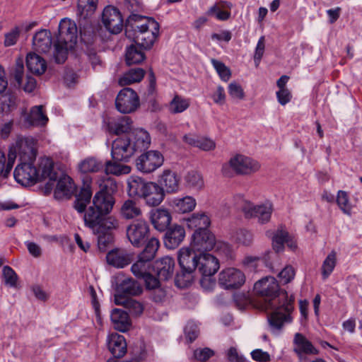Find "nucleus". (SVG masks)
Returning a JSON list of instances; mask_svg holds the SVG:
<instances>
[{"label":"nucleus","instance_id":"f257e3e1","mask_svg":"<svg viewBox=\"0 0 362 362\" xmlns=\"http://www.w3.org/2000/svg\"><path fill=\"white\" fill-rule=\"evenodd\" d=\"M253 291L257 296L264 298L266 308L272 310L267 317L269 329L273 334H279L285 324L293 320L294 298L288 297L285 290H281L276 279L270 276L258 280Z\"/></svg>","mask_w":362,"mask_h":362},{"label":"nucleus","instance_id":"f03ea898","mask_svg":"<svg viewBox=\"0 0 362 362\" xmlns=\"http://www.w3.org/2000/svg\"><path fill=\"white\" fill-rule=\"evenodd\" d=\"M31 140L25 139L21 141L20 153L21 163L15 168L13 176L16 181L23 186L33 185L37 182L49 180L44 187V193L49 194L57 178V173L54 171V163L49 158H42L37 168L33 165L37 151L30 144Z\"/></svg>","mask_w":362,"mask_h":362},{"label":"nucleus","instance_id":"7ed1b4c3","mask_svg":"<svg viewBox=\"0 0 362 362\" xmlns=\"http://www.w3.org/2000/svg\"><path fill=\"white\" fill-rule=\"evenodd\" d=\"M160 25L153 18L131 14L126 20V37L146 50L151 49L158 36Z\"/></svg>","mask_w":362,"mask_h":362},{"label":"nucleus","instance_id":"20e7f679","mask_svg":"<svg viewBox=\"0 0 362 362\" xmlns=\"http://www.w3.org/2000/svg\"><path fill=\"white\" fill-rule=\"evenodd\" d=\"M54 171L57 173V178L54 181V183L57 181L54 191V198L57 200L69 199L75 194V200L73 203L74 209L78 213L85 214L87 205L90 203L93 195L90 185L84 182L83 186L76 193L77 187L73 180L66 175L62 174L59 176V173L55 170Z\"/></svg>","mask_w":362,"mask_h":362},{"label":"nucleus","instance_id":"39448f33","mask_svg":"<svg viewBox=\"0 0 362 362\" xmlns=\"http://www.w3.org/2000/svg\"><path fill=\"white\" fill-rule=\"evenodd\" d=\"M83 220L85 226L97 235L98 249L105 252L113 242L112 230L119 226L117 219L112 216L95 215L90 211L84 214Z\"/></svg>","mask_w":362,"mask_h":362},{"label":"nucleus","instance_id":"423d86ee","mask_svg":"<svg viewBox=\"0 0 362 362\" xmlns=\"http://www.w3.org/2000/svg\"><path fill=\"white\" fill-rule=\"evenodd\" d=\"M129 196L138 197L144 199L150 206H158L165 198V190L154 182H148L139 176H131L128 180Z\"/></svg>","mask_w":362,"mask_h":362},{"label":"nucleus","instance_id":"0eeeda50","mask_svg":"<svg viewBox=\"0 0 362 362\" xmlns=\"http://www.w3.org/2000/svg\"><path fill=\"white\" fill-rule=\"evenodd\" d=\"M201 254L189 247H182L179 250L177 259L180 272L175 277V284L179 288L189 286L193 279V273L197 270Z\"/></svg>","mask_w":362,"mask_h":362},{"label":"nucleus","instance_id":"6e6552de","mask_svg":"<svg viewBox=\"0 0 362 362\" xmlns=\"http://www.w3.org/2000/svg\"><path fill=\"white\" fill-rule=\"evenodd\" d=\"M77 27L74 22L63 19L59 25V35L54 44L55 62L63 64L67 59L68 52L74 48L77 42Z\"/></svg>","mask_w":362,"mask_h":362},{"label":"nucleus","instance_id":"1a4fd4ad","mask_svg":"<svg viewBox=\"0 0 362 362\" xmlns=\"http://www.w3.org/2000/svg\"><path fill=\"white\" fill-rule=\"evenodd\" d=\"M117 190V185L113 178H106L100 183V190L93 197L92 204L86 209L94 212L95 215L110 216L115 204L114 194Z\"/></svg>","mask_w":362,"mask_h":362},{"label":"nucleus","instance_id":"9d476101","mask_svg":"<svg viewBox=\"0 0 362 362\" xmlns=\"http://www.w3.org/2000/svg\"><path fill=\"white\" fill-rule=\"evenodd\" d=\"M219 267L218 259L212 255L207 252L201 255L197 270L202 276L200 284L203 288L209 289L215 285L211 277L217 272Z\"/></svg>","mask_w":362,"mask_h":362},{"label":"nucleus","instance_id":"9b49d317","mask_svg":"<svg viewBox=\"0 0 362 362\" xmlns=\"http://www.w3.org/2000/svg\"><path fill=\"white\" fill-rule=\"evenodd\" d=\"M127 237L134 247L144 245L151 238L148 223L143 219L132 221L127 228Z\"/></svg>","mask_w":362,"mask_h":362},{"label":"nucleus","instance_id":"f8f14e48","mask_svg":"<svg viewBox=\"0 0 362 362\" xmlns=\"http://www.w3.org/2000/svg\"><path fill=\"white\" fill-rule=\"evenodd\" d=\"M140 105L139 97L131 88H124L117 95L115 106L117 110L124 114L134 112Z\"/></svg>","mask_w":362,"mask_h":362},{"label":"nucleus","instance_id":"ddd939ff","mask_svg":"<svg viewBox=\"0 0 362 362\" xmlns=\"http://www.w3.org/2000/svg\"><path fill=\"white\" fill-rule=\"evenodd\" d=\"M163 156L158 151H148L141 153L135 160L136 169L144 173H150L160 167Z\"/></svg>","mask_w":362,"mask_h":362},{"label":"nucleus","instance_id":"4468645a","mask_svg":"<svg viewBox=\"0 0 362 362\" xmlns=\"http://www.w3.org/2000/svg\"><path fill=\"white\" fill-rule=\"evenodd\" d=\"M134 153L127 134H123L114 140L111 151L113 160L127 163Z\"/></svg>","mask_w":362,"mask_h":362},{"label":"nucleus","instance_id":"2eb2a0df","mask_svg":"<svg viewBox=\"0 0 362 362\" xmlns=\"http://www.w3.org/2000/svg\"><path fill=\"white\" fill-rule=\"evenodd\" d=\"M245 282V275L240 269L228 268L219 274L218 284L221 288L227 290L240 288Z\"/></svg>","mask_w":362,"mask_h":362},{"label":"nucleus","instance_id":"dca6fc26","mask_svg":"<svg viewBox=\"0 0 362 362\" xmlns=\"http://www.w3.org/2000/svg\"><path fill=\"white\" fill-rule=\"evenodd\" d=\"M102 22L105 28L112 34L119 33L125 25L120 11L112 6H107L103 9Z\"/></svg>","mask_w":362,"mask_h":362},{"label":"nucleus","instance_id":"f3484780","mask_svg":"<svg viewBox=\"0 0 362 362\" xmlns=\"http://www.w3.org/2000/svg\"><path fill=\"white\" fill-rule=\"evenodd\" d=\"M241 209L247 218H257L261 223L268 222L272 212V204H270L254 205L250 202H244Z\"/></svg>","mask_w":362,"mask_h":362},{"label":"nucleus","instance_id":"a211bd4d","mask_svg":"<svg viewBox=\"0 0 362 362\" xmlns=\"http://www.w3.org/2000/svg\"><path fill=\"white\" fill-rule=\"evenodd\" d=\"M216 245L214 235L209 230L194 232L190 247L198 252L205 253L211 250Z\"/></svg>","mask_w":362,"mask_h":362},{"label":"nucleus","instance_id":"6ab92c4d","mask_svg":"<svg viewBox=\"0 0 362 362\" xmlns=\"http://www.w3.org/2000/svg\"><path fill=\"white\" fill-rule=\"evenodd\" d=\"M229 164L238 174L245 175L255 173L260 167L257 161L243 155H237L230 158Z\"/></svg>","mask_w":362,"mask_h":362},{"label":"nucleus","instance_id":"aec40b11","mask_svg":"<svg viewBox=\"0 0 362 362\" xmlns=\"http://www.w3.org/2000/svg\"><path fill=\"white\" fill-rule=\"evenodd\" d=\"M175 266V259L171 257L165 256L155 261L152 268L160 280L168 281L173 276Z\"/></svg>","mask_w":362,"mask_h":362},{"label":"nucleus","instance_id":"412c9836","mask_svg":"<svg viewBox=\"0 0 362 362\" xmlns=\"http://www.w3.org/2000/svg\"><path fill=\"white\" fill-rule=\"evenodd\" d=\"M127 135L135 153L145 151L150 146V134L143 129H134Z\"/></svg>","mask_w":362,"mask_h":362},{"label":"nucleus","instance_id":"4be33fe9","mask_svg":"<svg viewBox=\"0 0 362 362\" xmlns=\"http://www.w3.org/2000/svg\"><path fill=\"white\" fill-rule=\"evenodd\" d=\"M293 344L295 345L293 351L300 358L303 354L317 355L319 354V351L300 333H296L294 335Z\"/></svg>","mask_w":362,"mask_h":362},{"label":"nucleus","instance_id":"5701e85b","mask_svg":"<svg viewBox=\"0 0 362 362\" xmlns=\"http://www.w3.org/2000/svg\"><path fill=\"white\" fill-rule=\"evenodd\" d=\"M107 345L115 358H120L127 353V343L124 336L112 334L108 336Z\"/></svg>","mask_w":362,"mask_h":362},{"label":"nucleus","instance_id":"b1692460","mask_svg":"<svg viewBox=\"0 0 362 362\" xmlns=\"http://www.w3.org/2000/svg\"><path fill=\"white\" fill-rule=\"evenodd\" d=\"M107 262L115 267L123 268L131 263L132 255L123 249H114L106 255Z\"/></svg>","mask_w":362,"mask_h":362},{"label":"nucleus","instance_id":"393cba45","mask_svg":"<svg viewBox=\"0 0 362 362\" xmlns=\"http://www.w3.org/2000/svg\"><path fill=\"white\" fill-rule=\"evenodd\" d=\"M185 236V230L181 226L175 225L167 228L164 237V244L168 249H175L182 242Z\"/></svg>","mask_w":362,"mask_h":362},{"label":"nucleus","instance_id":"a878e982","mask_svg":"<svg viewBox=\"0 0 362 362\" xmlns=\"http://www.w3.org/2000/svg\"><path fill=\"white\" fill-rule=\"evenodd\" d=\"M150 219L156 230L164 231L168 228L172 218L168 210L156 209L151 211Z\"/></svg>","mask_w":362,"mask_h":362},{"label":"nucleus","instance_id":"bb28decb","mask_svg":"<svg viewBox=\"0 0 362 362\" xmlns=\"http://www.w3.org/2000/svg\"><path fill=\"white\" fill-rule=\"evenodd\" d=\"M158 184L162 187L165 193H173L178 190L180 178L177 173L170 170H165L160 176Z\"/></svg>","mask_w":362,"mask_h":362},{"label":"nucleus","instance_id":"cd10ccee","mask_svg":"<svg viewBox=\"0 0 362 362\" xmlns=\"http://www.w3.org/2000/svg\"><path fill=\"white\" fill-rule=\"evenodd\" d=\"M141 284L132 278H126L117 285L115 295H122L125 298L128 296H138L142 293Z\"/></svg>","mask_w":362,"mask_h":362},{"label":"nucleus","instance_id":"c85d7f7f","mask_svg":"<svg viewBox=\"0 0 362 362\" xmlns=\"http://www.w3.org/2000/svg\"><path fill=\"white\" fill-rule=\"evenodd\" d=\"M52 44L51 33L47 30H40L33 37V46L39 52L47 53L49 51Z\"/></svg>","mask_w":362,"mask_h":362},{"label":"nucleus","instance_id":"c756f323","mask_svg":"<svg viewBox=\"0 0 362 362\" xmlns=\"http://www.w3.org/2000/svg\"><path fill=\"white\" fill-rule=\"evenodd\" d=\"M114 328L121 332H127L131 327L129 314L119 308H114L110 315Z\"/></svg>","mask_w":362,"mask_h":362},{"label":"nucleus","instance_id":"7c9ffc66","mask_svg":"<svg viewBox=\"0 0 362 362\" xmlns=\"http://www.w3.org/2000/svg\"><path fill=\"white\" fill-rule=\"evenodd\" d=\"M132 121L128 116H122L117 119H112L107 122V129L110 133L116 135L129 133Z\"/></svg>","mask_w":362,"mask_h":362},{"label":"nucleus","instance_id":"2f4dec72","mask_svg":"<svg viewBox=\"0 0 362 362\" xmlns=\"http://www.w3.org/2000/svg\"><path fill=\"white\" fill-rule=\"evenodd\" d=\"M25 121L31 126L43 127L47 124L48 117L44 112L42 105L34 106L25 117Z\"/></svg>","mask_w":362,"mask_h":362},{"label":"nucleus","instance_id":"473e14b6","mask_svg":"<svg viewBox=\"0 0 362 362\" xmlns=\"http://www.w3.org/2000/svg\"><path fill=\"white\" fill-rule=\"evenodd\" d=\"M144 49L136 44H132L126 48L125 62L128 66L139 64L144 61L146 55Z\"/></svg>","mask_w":362,"mask_h":362},{"label":"nucleus","instance_id":"72a5a7b5","mask_svg":"<svg viewBox=\"0 0 362 362\" xmlns=\"http://www.w3.org/2000/svg\"><path fill=\"white\" fill-rule=\"evenodd\" d=\"M115 303L123 305L130 314L135 316L141 315L144 311V307L140 302L132 298H125L122 295H115Z\"/></svg>","mask_w":362,"mask_h":362},{"label":"nucleus","instance_id":"f704fd0d","mask_svg":"<svg viewBox=\"0 0 362 362\" xmlns=\"http://www.w3.org/2000/svg\"><path fill=\"white\" fill-rule=\"evenodd\" d=\"M189 228L194 229V232L202 231L208 229L210 225L209 218L204 213L193 214L186 219Z\"/></svg>","mask_w":362,"mask_h":362},{"label":"nucleus","instance_id":"c9c22d12","mask_svg":"<svg viewBox=\"0 0 362 362\" xmlns=\"http://www.w3.org/2000/svg\"><path fill=\"white\" fill-rule=\"evenodd\" d=\"M26 65L31 73L37 75L42 74L47 69L45 60L35 53H30L27 55Z\"/></svg>","mask_w":362,"mask_h":362},{"label":"nucleus","instance_id":"e433bc0d","mask_svg":"<svg viewBox=\"0 0 362 362\" xmlns=\"http://www.w3.org/2000/svg\"><path fill=\"white\" fill-rule=\"evenodd\" d=\"M145 75V71L141 68L130 69L119 79V84L125 86L134 83L140 82Z\"/></svg>","mask_w":362,"mask_h":362},{"label":"nucleus","instance_id":"4c0bfd02","mask_svg":"<svg viewBox=\"0 0 362 362\" xmlns=\"http://www.w3.org/2000/svg\"><path fill=\"white\" fill-rule=\"evenodd\" d=\"M16 154L15 152L10 151L8 157H6L4 153L0 151V177L6 178L15 163Z\"/></svg>","mask_w":362,"mask_h":362},{"label":"nucleus","instance_id":"58836bf2","mask_svg":"<svg viewBox=\"0 0 362 362\" xmlns=\"http://www.w3.org/2000/svg\"><path fill=\"white\" fill-rule=\"evenodd\" d=\"M172 203L175 211L180 214L190 212L196 206L195 199L189 196L180 199H175Z\"/></svg>","mask_w":362,"mask_h":362},{"label":"nucleus","instance_id":"ea45409f","mask_svg":"<svg viewBox=\"0 0 362 362\" xmlns=\"http://www.w3.org/2000/svg\"><path fill=\"white\" fill-rule=\"evenodd\" d=\"M144 245L145 247L139 255V257L151 262L154 259L159 248V241L156 238H151Z\"/></svg>","mask_w":362,"mask_h":362},{"label":"nucleus","instance_id":"a19ab883","mask_svg":"<svg viewBox=\"0 0 362 362\" xmlns=\"http://www.w3.org/2000/svg\"><path fill=\"white\" fill-rule=\"evenodd\" d=\"M103 168V163L93 158H86L78 164V170L83 174L98 172Z\"/></svg>","mask_w":362,"mask_h":362},{"label":"nucleus","instance_id":"79ce46f5","mask_svg":"<svg viewBox=\"0 0 362 362\" xmlns=\"http://www.w3.org/2000/svg\"><path fill=\"white\" fill-rule=\"evenodd\" d=\"M121 214L126 219H132L140 216L141 210L134 201L127 199L121 207Z\"/></svg>","mask_w":362,"mask_h":362},{"label":"nucleus","instance_id":"37998d69","mask_svg":"<svg viewBox=\"0 0 362 362\" xmlns=\"http://www.w3.org/2000/svg\"><path fill=\"white\" fill-rule=\"evenodd\" d=\"M187 187L195 190H199L204 187V180L202 175L195 170L189 171L185 176Z\"/></svg>","mask_w":362,"mask_h":362},{"label":"nucleus","instance_id":"c03bdc74","mask_svg":"<svg viewBox=\"0 0 362 362\" xmlns=\"http://www.w3.org/2000/svg\"><path fill=\"white\" fill-rule=\"evenodd\" d=\"M289 234L286 230L278 229L272 237V247L276 253L284 250V244L288 241Z\"/></svg>","mask_w":362,"mask_h":362},{"label":"nucleus","instance_id":"a18cd8bd","mask_svg":"<svg viewBox=\"0 0 362 362\" xmlns=\"http://www.w3.org/2000/svg\"><path fill=\"white\" fill-rule=\"evenodd\" d=\"M119 161L107 160L104 164L105 170L107 174L121 175L130 172V167L118 163Z\"/></svg>","mask_w":362,"mask_h":362},{"label":"nucleus","instance_id":"49530a36","mask_svg":"<svg viewBox=\"0 0 362 362\" xmlns=\"http://www.w3.org/2000/svg\"><path fill=\"white\" fill-rule=\"evenodd\" d=\"M150 262L139 257L138 260L132 264L131 271L138 279H142L150 272Z\"/></svg>","mask_w":362,"mask_h":362},{"label":"nucleus","instance_id":"de8ad7c7","mask_svg":"<svg viewBox=\"0 0 362 362\" xmlns=\"http://www.w3.org/2000/svg\"><path fill=\"white\" fill-rule=\"evenodd\" d=\"M97 4L98 0H78V11L81 16L87 17L95 11Z\"/></svg>","mask_w":362,"mask_h":362},{"label":"nucleus","instance_id":"09e8293b","mask_svg":"<svg viewBox=\"0 0 362 362\" xmlns=\"http://www.w3.org/2000/svg\"><path fill=\"white\" fill-rule=\"evenodd\" d=\"M189 106L187 100L176 95L169 105V110L171 113L177 114L184 112Z\"/></svg>","mask_w":362,"mask_h":362},{"label":"nucleus","instance_id":"8fccbe9b","mask_svg":"<svg viewBox=\"0 0 362 362\" xmlns=\"http://www.w3.org/2000/svg\"><path fill=\"white\" fill-rule=\"evenodd\" d=\"M236 243L244 246H249L253 242L252 233L246 229H238L233 235Z\"/></svg>","mask_w":362,"mask_h":362},{"label":"nucleus","instance_id":"3c124183","mask_svg":"<svg viewBox=\"0 0 362 362\" xmlns=\"http://www.w3.org/2000/svg\"><path fill=\"white\" fill-rule=\"evenodd\" d=\"M16 107V98L12 95H4L0 98V109L3 113L8 114Z\"/></svg>","mask_w":362,"mask_h":362},{"label":"nucleus","instance_id":"603ef678","mask_svg":"<svg viewBox=\"0 0 362 362\" xmlns=\"http://www.w3.org/2000/svg\"><path fill=\"white\" fill-rule=\"evenodd\" d=\"M2 276L6 285L16 288L18 279L16 272L9 266H4L2 272Z\"/></svg>","mask_w":362,"mask_h":362},{"label":"nucleus","instance_id":"864d4df0","mask_svg":"<svg viewBox=\"0 0 362 362\" xmlns=\"http://www.w3.org/2000/svg\"><path fill=\"white\" fill-rule=\"evenodd\" d=\"M336 264V255L334 252H331L325 259L322 267V274L323 279H327L332 272Z\"/></svg>","mask_w":362,"mask_h":362},{"label":"nucleus","instance_id":"5fc2aeb1","mask_svg":"<svg viewBox=\"0 0 362 362\" xmlns=\"http://www.w3.org/2000/svg\"><path fill=\"white\" fill-rule=\"evenodd\" d=\"M337 203L341 210L349 216L351 214V207L349 204V196L346 192L339 190L337 194Z\"/></svg>","mask_w":362,"mask_h":362},{"label":"nucleus","instance_id":"6e6d98bb","mask_svg":"<svg viewBox=\"0 0 362 362\" xmlns=\"http://www.w3.org/2000/svg\"><path fill=\"white\" fill-rule=\"evenodd\" d=\"M211 62L220 78L224 81H228L231 76L230 69L228 68L223 62L217 59H212Z\"/></svg>","mask_w":362,"mask_h":362},{"label":"nucleus","instance_id":"4d7b16f0","mask_svg":"<svg viewBox=\"0 0 362 362\" xmlns=\"http://www.w3.org/2000/svg\"><path fill=\"white\" fill-rule=\"evenodd\" d=\"M185 336L188 343H192L199 336L198 326L193 322H188L184 329Z\"/></svg>","mask_w":362,"mask_h":362},{"label":"nucleus","instance_id":"13d9d810","mask_svg":"<svg viewBox=\"0 0 362 362\" xmlns=\"http://www.w3.org/2000/svg\"><path fill=\"white\" fill-rule=\"evenodd\" d=\"M206 14L207 16H216V18L220 21H226L230 17V12L220 10L218 5H214L209 8Z\"/></svg>","mask_w":362,"mask_h":362},{"label":"nucleus","instance_id":"bf43d9fd","mask_svg":"<svg viewBox=\"0 0 362 362\" xmlns=\"http://www.w3.org/2000/svg\"><path fill=\"white\" fill-rule=\"evenodd\" d=\"M20 36V30L18 27H15L10 32L6 33L4 35L5 39L4 45L5 47H11L14 45Z\"/></svg>","mask_w":362,"mask_h":362},{"label":"nucleus","instance_id":"052dcab7","mask_svg":"<svg viewBox=\"0 0 362 362\" xmlns=\"http://www.w3.org/2000/svg\"><path fill=\"white\" fill-rule=\"evenodd\" d=\"M214 354V351L208 347L197 349L194 351V357L199 361L204 362L212 357Z\"/></svg>","mask_w":362,"mask_h":362},{"label":"nucleus","instance_id":"680f3d73","mask_svg":"<svg viewBox=\"0 0 362 362\" xmlns=\"http://www.w3.org/2000/svg\"><path fill=\"white\" fill-rule=\"evenodd\" d=\"M228 93L229 95L235 98L243 99L245 93L241 86L235 82H232L228 86Z\"/></svg>","mask_w":362,"mask_h":362},{"label":"nucleus","instance_id":"e2e57ef3","mask_svg":"<svg viewBox=\"0 0 362 362\" xmlns=\"http://www.w3.org/2000/svg\"><path fill=\"white\" fill-rule=\"evenodd\" d=\"M295 276V270L291 266L285 267L279 274V277L284 284L291 282Z\"/></svg>","mask_w":362,"mask_h":362},{"label":"nucleus","instance_id":"0e129e2a","mask_svg":"<svg viewBox=\"0 0 362 362\" xmlns=\"http://www.w3.org/2000/svg\"><path fill=\"white\" fill-rule=\"evenodd\" d=\"M23 70H24V66H23V62L21 59H19L16 62V66L13 73V78L16 81L17 86L18 87H21L22 86Z\"/></svg>","mask_w":362,"mask_h":362},{"label":"nucleus","instance_id":"69168bd1","mask_svg":"<svg viewBox=\"0 0 362 362\" xmlns=\"http://www.w3.org/2000/svg\"><path fill=\"white\" fill-rule=\"evenodd\" d=\"M276 95L278 102L281 105H286L291 100V98H292L291 93L288 88L279 89L276 93Z\"/></svg>","mask_w":362,"mask_h":362},{"label":"nucleus","instance_id":"338daca9","mask_svg":"<svg viewBox=\"0 0 362 362\" xmlns=\"http://www.w3.org/2000/svg\"><path fill=\"white\" fill-rule=\"evenodd\" d=\"M141 279L144 280L146 289H155L160 286V279L153 276L150 272Z\"/></svg>","mask_w":362,"mask_h":362},{"label":"nucleus","instance_id":"774afa93","mask_svg":"<svg viewBox=\"0 0 362 362\" xmlns=\"http://www.w3.org/2000/svg\"><path fill=\"white\" fill-rule=\"evenodd\" d=\"M227 358L229 362H245V358L243 355L238 354L237 349L230 347L227 353Z\"/></svg>","mask_w":362,"mask_h":362}]
</instances>
